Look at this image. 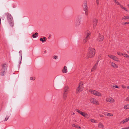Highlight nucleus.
<instances>
[{
  "label": "nucleus",
  "mask_w": 129,
  "mask_h": 129,
  "mask_svg": "<svg viewBox=\"0 0 129 129\" xmlns=\"http://www.w3.org/2000/svg\"><path fill=\"white\" fill-rule=\"evenodd\" d=\"M95 51L93 48H90L89 50V53L87 54V58H92L95 55Z\"/></svg>",
  "instance_id": "nucleus-1"
},
{
  "label": "nucleus",
  "mask_w": 129,
  "mask_h": 129,
  "mask_svg": "<svg viewBox=\"0 0 129 129\" xmlns=\"http://www.w3.org/2000/svg\"><path fill=\"white\" fill-rule=\"evenodd\" d=\"M90 34V32L88 30H87L85 32V35L84 36L83 40L84 43L86 42L89 39Z\"/></svg>",
  "instance_id": "nucleus-2"
},
{
  "label": "nucleus",
  "mask_w": 129,
  "mask_h": 129,
  "mask_svg": "<svg viewBox=\"0 0 129 129\" xmlns=\"http://www.w3.org/2000/svg\"><path fill=\"white\" fill-rule=\"evenodd\" d=\"M89 91L92 94L95 96L99 97H100L102 95V94L101 93L96 90L91 89L89 90Z\"/></svg>",
  "instance_id": "nucleus-3"
},
{
  "label": "nucleus",
  "mask_w": 129,
  "mask_h": 129,
  "mask_svg": "<svg viewBox=\"0 0 129 129\" xmlns=\"http://www.w3.org/2000/svg\"><path fill=\"white\" fill-rule=\"evenodd\" d=\"M83 83L82 82H80L79 84V86L76 89V92L78 93L82 91L83 89Z\"/></svg>",
  "instance_id": "nucleus-4"
},
{
  "label": "nucleus",
  "mask_w": 129,
  "mask_h": 129,
  "mask_svg": "<svg viewBox=\"0 0 129 129\" xmlns=\"http://www.w3.org/2000/svg\"><path fill=\"white\" fill-rule=\"evenodd\" d=\"M108 56L110 58L115 61L117 62H120L119 58L111 54H109L108 55Z\"/></svg>",
  "instance_id": "nucleus-5"
},
{
  "label": "nucleus",
  "mask_w": 129,
  "mask_h": 129,
  "mask_svg": "<svg viewBox=\"0 0 129 129\" xmlns=\"http://www.w3.org/2000/svg\"><path fill=\"white\" fill-rule=\"evenodd\" d=\"M91 102L96 105H99V103L98 101L95 99L93 98H91L89 100Z\"/></svg>",
  "instance_id": "nucleus-6"
},
{
  "label": "nucleus",
  "mask_w": 129,
  "mask_h": 129,
  "mask_svg": "<svg viewBox=\"0 0 129 129\" xmlns=\"http://www.w3.org/2000/svg\"><path fill=\"white\" fill-rule=\"evenodd\" d=\"M7 20L9 22H10L13 21V19L11 14L8 13H6Z\"/></svg>",
  "instance_id": "nucleus-7"
},
{
  "label": "nucleus",
  "mask_w": 129,
  "mask_h": 129,
  "mask_svg": "<svg viewBox=\"0 0 129 129\" xmlns=\"http://www.w3.org/2000/svg\"><path fill=\"white\" fill-rule=\"evenodd\" d=\"M106 101L107 102L110 103H114L115 102V100L111 97L107 98Z\"/></svg>",
  "instance_id": "nucleus-8"
},
{
  "label": "nucleus",
  "mask_w": 129,
  "mask_h": 129,
  "mask_svg": "<svg viewBox=\"0 0 129 129\" xmlns=\"http://www.w3.org/2000/svg\"><path fill=\"white\" fill-rule=\"evenodd\" d=\"M110 66L114 68H118V66L115 63L111 62H110Z\"/></svg>",
  "instance_id": "nucleus-9"
},
{
  "label": "nucleus",
  "mask_w": 129,
  "mask_h": 129,
  "mask_svg": "<svg viewBox=\"0 0 129 129\" xmlns=\"http://www.w3.org/2000/svg\"><path fill=\"white\" fill-rule=\"evenodd\" d=\"M104 39V37L103 35H100L97 38V41L99 42H101L103 41Z\"/></svg>",
  "instance_id": "nucleus-10"
},
{
  "label": "nucleus",
  "mask_w": 129,
  "mask_h": 129,
  "mask_svg": "<svg viewBox=\"0 0 129 129\" xmlns=\"http://www.w3.org/2000/svg\"><path fill=\"white\" fill-rule=\"evenodd\" d=\"M7 66L6 63L3 64L2 65V68L1 70L3 71H6L7 70Z\"/></svg>",
  "instance_id": "nucleus-11"
},
{
  "label": "nucleus",
  "mask_w": 129,
  "mask_h": 129,
  "mask_svg": "<svg viewBox=\"0 0 129 129\" xmlns=\"http://www.w3.org/2000/svg\"><path fill=\"white\" fill-rule=\"evenodd\" d=\"M99 62V61H97L95 63L94 65L93 66V68H92L91 69V71L92 72L94 71L95 70L96 68H97L98 66V63Z\"/></svg>",
  "instance_id": "nucleus-12"
},
{
  "label": "nucleus",
  "mask_w": 129,
  "mask_h": 129,
  "mask_svg": "<svg viewBox=\"0 0 129 129\" xmlns=\"http://www.w3.org/2000/svg\"><path fill=\"white\" fill-rule=\"evenodd\" d=\"M98 22V20L96 19H93V28H95L96 27Z\"/></svg>",
  "instance_id": "nucleus-13"
},
{
  "label": "nucleus",
  "mask_w": 129,
  "mask_h": 129,
  "mask_svg": "<svg viewBox=\"0 0 129 129\" xmlns=\"http://www.w3.org/2000/svg\"><path fill=\"white\" fill-rule=\"evenodd\" d=\"M128 121H129V117L127 118H125V119L122 121L120 122V124H123L125 123L126 122H128Z\"/></svg>",
  "instance_id": "nucleus-14"
},
{
  "label": "nucleus",
  "mask_w": 129,
  "mask_h": 129,
  "mask_svg": "<svg viewBox=\"0 0 129 129\" xmlns=\"http://www.w3.org/2000/svg\"><path fill=\"white\" fill-rule=\"evenodd\" d=\"M81 20L80 19H79L77 20L75 23V25L76 26H79L80 24V22Z\"/></svg>",
  "instance_id": "nucleus-15"
},
{
  "label": "nucleus",
  "mask_w": 129,
  "mask_h": 129,
  "mask_svg": "<svg viewBox=\"0 0 129 129\" xmlns=\"http://www.w3.org/2000/svg\"><path fill=\"white\" fill-rule=\"evenodd\" d=\"M83 6L84 10H88L86 2H85L84 3V5H83Z\"/></svg>",
  "instance_id": "nucleus-16"
},
{
  "label": "nucleus",
  "mask_w": 129,
  "mask_h": 129,
  "mask_svg": "<svg viewBox=\"0 0 129 129\" xmlns=\"http://www.w3.org/2000/svg\"><path fill=\"white\" fill-rule=\"evenodd\" d=\"M62 71L63 73H67L68 72L67 67L64 66L63 68V69L62 70Z\"/></svg>",
  "instance_id": "nucleus-17"
},
{
  "label": "nucleus",
  "mask_w": 129,
  "mask_h": 129,
  "mask_svg": "<svg viewBox=\"0 0 129 129\" xmlns=\"http://www.w3.org/2000/svg\"><path fill=\"white\" fill-rule=\"evenodd\" d=\"M40 41H41L42 43H44V42H45L46 41L47 39L45 37H44L43 38H41L40 39Z\"/></svg>",
  "instance_id": "nucleus-18"
},
{
  "label": "nucleus",
  "mask_w": 129,
  "mask_h": 129,
  "mask_svg": "<svg viewBox=\"0 0 129 129\" xmlns=\"http://www.w3.org/2000/svg\"><path fill=\"white\" fill-rule=\"evenodd\" d=\"M6 71L1 70V72H0L1 75L2 76H4L6 74Z\"/></svg>",
  "instance_id": "nucleus-19"
},
{
  "label": "nucleus",
  "mask_w": 129,
  "mask_h": 129,
  "mask_svg": "<svg viewBox=\"0 0 129 129\" xmlns=\"http://www.w3.org/2000/svg\"><path fill=\"white\" fill-rule=\"evenodd\" d=\"M98 127L99 128H104V125H103L102 123L100 122L99 123Z\"/></svg>",
  "instance_id": "nucleus-20"
},
{
  "label": "nucleus",
  "mask_w": 129,
  "mask_h": 129,
  "mask_svg": "<svg viewBox=\"0 0 129 129\" xmlns=\"http://www.w3.org/2000/svg\"><path fill=\"white\" fill-rule=\"evenodd\" d=\"M67 93H63V99L64 100H65L67 98Z\"/></svg>",
  "instance_id": "nucleus-21"
},
{
  "label": "nucleus",
  "mask_w": 129,
  "mask_h": 129,
  "mask_svg": "<svg viewBox=\"0 0 129 129\" xmlns=\"http://www.w3.org/2000/svg\"><path fill=\"white\" fill-rule=\"evenodd\" d=\"M81 115L83 116L84 117H87L88 116V115L85 112H83Z\"/></svg>",
  "instance_id": "nucleus-22"
},
{
  "label": "nucleus",
  "mask_w": 129,
  "mask_h": 129,
  "mask_svg": "<svg viewBox=\"0 0 129 129\" xmlns=\"http://www.w3.org/2000/svg\"><path fill=\"white\" fill-rule=\"evenodd\" d=\"M38 36V33H36L35 34H33L32 37L34 38H35L37 37Z\"/></svg>",
  "instance_id": "nucleus-23"
},
{
  "label": "nucleus",
  "mask_w": 129,
  "mask_h": 129,
  "mask_svg": "<svg viewBox=\"0 0 129 129\" xmlns=\"http://www.w3.org/2000/svg\"><path fill=\"white\" fill-rule=\"evenodd\" d=\"M68 87H66L64 90V93H67L68 94Z\"/></svg>",
  "instance_id": "nucleus-24"
},
{
  "label": "nucleus",
  "mask_w": 129,
  "mask_h": 129,
  "mask_svg": "<svg viewBox=\"0 0 129 129\" xmlns=\"http://www.w3.org/2000/svg\"><path fill=\"white\" fill-rule=\"evenodd\" d=\"M122 20H123L129 19V16H126L123 17L122 18Z\"/></svg>",
  "instance_id": "nucleus-25"
},
{
  "label": "nucleus",
  "mask_w": 129,
  "mask_h": 129,
  "mask_svg": "<svg viewBox=\"0 0 129 129\" xmlns=\"http://www.w3.org/2000/svg\"><path fill=\"white\" fill-rule=\"evenodd\" d=\"M105 115L108 116H113V115L110 113H106L105 114Z\"/></svg>",
  "instance_id": "nucleus-26"
},
{
  "label": "nucleus",
  "mask_w": 129,
  "mask_h": 129,
  "mask_svg": "<svg viewBox=\"0 0 129 129\" xmlns=\"http://www.w3.org/2000/svg\"><path fill=\"white\" fill-rule=\"evenodd\" d=\"M124 108L125 109H127L129 108V104H127L124 106Z\"/></svg>",
  "instance_id": "nucleus-27"
},
{
  "label": "nucleus",
  "mask_w": 129,
  "mask_h": 129,
  "mask_svg": "<svg viewBox=\"0 0 129 129\" xmlns=\"http://www.w3.org/2000/svg\"><path fill=\"white\" fill-rule=\"evenodd\" d=\"M76 111L78 113L80 114L81 115L82 114V112H82L81 111L79 110L78 109H76Z\"/></svg>",
  "instance_id": "nucleus-28"
},
{
  "label": "nucleus",
  "mask_w": 129,
  "mask_h": 129,
  "mask_svg": "<svg viewBox=\"0 0 129 129\" xmlns=\"http://www.w3.org/2000/svg\"><path fill=\"white\" fill-rule=\"evenodd\" d=\"M113 1L114 2V3L116 4L117 5H120V3L118 2L116 0H113Z\"/></svg>",
  "instance_id": "nucleus-29"
},
{
  "label": "nucleus",
  "mask_w": 129,
  "mask_h": 129,
  "mask_svg": "<svg viewBox=\"0 0 129 129\" xmlns=\"http://www.w3.org/2000/svg\"><path fill=\"white\" fill-rule=\"evenodd\" d=\"M89 121H90L92 122L93 123H96V120H94V119H89Z\"/></svg>",
  "instance_id": "nucleus-30"
},
{
  "label": "nucleus",
  "mask_w": 129,
  "mask_h": 129,
  "mask_svg": "<svg viewBox=\"0 0 129 129\" xmlns=\"http://www.w3.org/2000/svg\"><path fill=\"white\" fill-rule=\"evenodd\" d=\"M102 55L101 54H100L99 55L98 57V59L97 61H99H99L102 58Z\"/></svg>",
  "instance_id": "nucleus-31"
},
{
  "label": "nucleus",
  "mask_w": 129,
  "mask_h": 129,
  "mask_svg": "<svg viewBox=\"0 0 129 129\" xmlns=\"http://www.w3.org/2000/svg\"><path fill=\"white\" fill-rule=\"evenodd\" d=\"M123 56L129 59V55L126 54H123Z\"/></svg>",
  "instance_id": "nucleus-32"
},
{
  "label": "nucleus",
  "mask_w": 129,
  "mask_h": 129,
  "mask_svg": "<svg viewBox=\"0 0 129 129\" xmlns=\"http://www.w3.org/2000/svg\"><path fill=\"white\" fill-rule=\"evenodd\" d=\"M113 88H118L119 87L117 85H116L114 84L113 85Z\"/></svg>",
  "instance_id": "nucleus-33"
},
{
  "label": "nucleus",
  "mask_w": 129,
  "mask_h": 129,
  "mask_svg": "<svg viewBox=\"0 0 129 129\" xmlns=\"http://www.w3.org/2000/svg\"><path fill=\"white\" fill-rule=\"evenodd\" d=\"M85 12V14L86 15H87L88 14V10H84Z\"/></svg>",
  "instance_id": "nucleus-34"
},
{
  "label": "nucleus",
  "mask_w": 129,
  "mask_h": 129,
  "mask_svg": "<svg viewBox=\"0 0 129 129\" xmlns=\"http://www.w3.org/2000/svg\"><path fill=\"white\" fill-rule=\"evenodd\" d=\"M117 54L119 55H123V54L122 53H121L119 52H117Z\"/></svg>",
  "instance_id": "nucleus-35"
},
{
  "label": "nucleus",
  "mask_w": 129,
  "mask_h": 129,
  "mask_svg": "<svg viewBox=\"0 0 129 129\" xmlns=\"http://www.w3.org/2000/svg\"><path fill=\"white\" fill-rule=\"evenodd\" d=\"M58 57L57 56H53V58L55 59H57Z\"/></svg>",
  "instance_id": "nucleus-36"
},
{
  "label": "nucleus",
  "mask_w": 129,
  "mask_h": 129,
  "mask_svg": "<svg viewBox=\"0 0 129 129\" xmlns=\"http://www.w3.org/2000/svg\"><path fill=\"white\" fill-rule=\"evenodd\" d=\"M121 87L123 88H126L127 86H125L124 85H122L121 86Z\"/></svg>",
  "instance_id": "nucleus-37"
},
{
  "label": "nucleus",
  "mask_w": 129,
  "mask_h": 129,
  "mask_svg": "<svg viewBox=\"0 0 129 129\" xmlns=\"http://www.w3.org/2000/svg\"><path fill=\"white\" fill-rule=\"evenodd\" d=\"M9 118L8 117H6V118L4 120V121H6Z\"/></svg>",
  "instance_id": "nucleus-38"
},
{
  "label": "nucleus",
  "mask_w": 129,
  "mask_h": 129,
  "mask_svg": "<svg viewBox=\"0 0 129 129\" xmlns=\"http://www.w3.org/2000/svg\"><path fill=\"white\" fill-rule=\"evenodd\" d=\"M122 9H123L125 11H127V9L124 7Z\"/></svg>",
  "instance_id": "nucleus-39"
},
{
  "label": "nucleus",
  "mask_w": 129,
  "mask_h": 129,
  "mask_svg": "<svg viewBox=\"0 0 129 129\" xmlns=\"http://www.w3.org/2000/svg\"><path fill=\"white\" fill-rule=\"evenodd\" d=\"M123 25H125L126 24H128V22H123Z\"/></svg>",
  "instance_id": "nucleus-40"
},
{
  "label": "nucleus",
  "mask_w": 129,
  "mask_h": 129,
  "mask_svg": "<svg viewBox=\"0 0 129 129\" xmlns=\"http://www.w3.org/2000/svg\"><path fill=\"white\" fill-rule=\"evenodd\" d=\"M119 5L120 7L122 9H123V8L124 7L123 6L121 5V4H120V5Z\"/></svg>",
  "instance_id": "nucleus-41"
},
{
  "label": "nucleus",
  "mask_w": 129,
  "mask_h": 129,
  "mask_svg": "<svg viewBox=\"0 0 129 129\" xmlns=\"http://www.w3.org/2000/svg\"><path fill=\"white\" fill-rule=\"evenodd\" d=\"M76 128L80 129L81 128V127L78 125H77Z\"/></svg>",
  "instance_id": "nucleus-42"
},
{
  "label": "nucleus",
  "mask_w": 129,
  "mask_h": 129,
  "mask_svg": "<svg viewBox=\"0 0 129 129\" xmlns=\"http://www.w3.org/2000/svg\"><path fill=\"white\" fill-rule=\"evenodd\" d=\"M30 79L31 80H35V78L34 79L33 77H31L30 78Z\"/></svg>",
  "instance_id": "nucleus-43"
},
{
  "label": "nucleus",
  "mask_w": 129,
  "mask_h": 129,
  "mask_svg": "<svg viewBox=\"0 0 129 129\" xmlns=\"http://www.w3.org/2000/svg\"><path fill=\"white\" fill-rule=\"evenodd\" d=\"M96 3L98 5L99 4V0H96Z\"/></svg>",
  "instance_id": "nucleus-44"
},
{
  "label": "nucleus",
  "mask_w": 129,
  "mask_h": 129,
  "mask_svg": "<svg viewBox=\"0 0 129 129\" xmlns=\"http://www.w3.org/2000/svg\"><path fill=\"white\" fill-rule=\"evenodd\" d=\"M72 126L73 127H76V126H77V125H75V124H73L72 125Z\"/></svg>",
  "instance_id": "nucleus-45"
},
{
  "label": "nucleus",
  "mask_w": 129,
  "mask_h": 129,
  "mask_svg": "<svg viewBox=\"0 0 129 129\" xmlns=\"http://www.w3.org/2000/svg\"><path fill=\"white\" fill-rule=\"evenodd\" d=\"M129 129V127H126L123 128L121 129Z\"/></svg>",
  "instance_id": "nucleus-46"
},
{
  "label": "nucleus",
  "mask_w": 129,
  "mask_h": 129,
  "mask_svg": "<svg viewBox=\"0 0 129 129\" xmlns=\"http://www.w3.org/2000/svg\"><path fill=\"white\" fill-rule=\"evenodd\" d=\"M126 101H129V96L127 97L126 98Z\"/></svg>",
  "instance_id": "nucleus-47"
},
{
  "label": "nucleus",
  "mask_w": 129,
  "mask_h": 129,
  "mask_svg": "<svg viewBox=\"0 0 129 129\" xmlns=\"http://www.w3.org/2000/svg\"><path fill=\"white\" fill-rule=\"evenodd\" d=\"M71 114L72 115H74L75 114V113H74V112H71Z\"/></svg>",
  "instance_id": "nucleus-48"
},
{
  "label": "nucleus",
  "mask_w": 129,
  "mask_h": 129,
  "mask_svg": "<svg viewBox=\"0 0 129 129\" xmlns=\"http://www.w3.org/2000/svg\"><path fill=\"white\" fill-rule=\"evenodd\" d=\"M99 116L100 117H104V116L103 115H101V114H100Z\"/></svg>",
  "instance_id": "nucleus-49"
},
{
  "label": "nucleus",
  "mask_w": 129,
  "mask_h": 129,
  "mask_svg": "<svg viewBox=\"0 0 129 129\" xmlns=\"http://www.w3.org/2000/svg\"><path fill=\"white\" fill-rule=\"evenodd\" d=\"M126 88L129 89V86H127Z\"/></svg>",
  "instance_id": "nucleus-50"
},
{
  "label": "nucleus",
  "mask_w": 129,
  "mask_h": 129,
  "mask_svg": "<svg viewBox=\"0 0 129 129\" xmlns=\"http://www.w3.org/2000/svg\"><path fill=\"white\" fill-rule=\"evenodd\" d=\"M1 18H0V25L1 24Z\"/></svg>",
  "instance_id": "nucleus-51"
},
{
  "label": "nucleus",
  "mask_w": 129,
  "mask_h": 129,
  "mask_svg": "<svg viewBox=\"0 0 129 129\" xmlns=\"http://www.w3.org/2000/svg\"><path fill=\"white\" fill-rule=\"evenodd\" d=\"M74 121L75 122H76V120H74Z\"/></svg>",
  "instance_id": "nucleus-52"
},
{
  "label": "nucleus",
  "mask_w": 129,
  "mask_h": 129,
  "mask_svg": "<svg viewBox=\"0 0 129 129\" xmlns=\"http://www.w3.org/2000/svg\"><path fill=\"white\" fill-rule=\"evenodd\" d=\"M46 52V51H45L44 52L45 53V52Z\"/></svg>",
  "instance_id": "nucleus-53"
},
{
  "label": "nucleus",
  "mask_w": 129,
  "mask_h": 129,
  "mask_svg": "<svg viewBox=\"0 0 129 129\" xmlns=\"http://www.w3.org/2000/svg\"><path fill=\"white\" fill-rule=\"evenodd\" d=\"M128 7H129V4L128 5Z\"/></svg>",
  "instance_id": "nucleus-54"
},
{
  "label": "nucleus",
  "mask_w": 129,
  "mask_h": 129,
  "mask_svg": "<svg viewBox=\"0 0 129 129\" xmlns=\"http://www.w3.org/2000/svg\"><path fill=\"white\" fill-rule=\"evenodd\" d=\"M128 24H129V22H128Z\"/></svg>",
  "instance_id": "nucleus-55"
},
{
  "label": "nucleus",
  "mask_w": 129,
  "mask_h": 129,
  "mask_svg": "<svg viewBox=\"0 0 129 129\" xmlns=\"http://www.w3.org/2000/svg\"><path fill=\"white\" fill-rule=\"evenodd\" d=\"M128 53H129V51L128 52Z\"/></svg>",
  "instance_id": "nucleus-56"
}]
</instances>
